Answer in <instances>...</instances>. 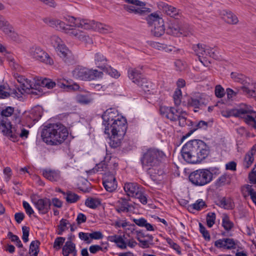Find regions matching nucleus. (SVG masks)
<instances>
[{
  "instance_id": "obj_13",
  "label": "nucleus",
  "mask_w": 256,
  "mask_h": 256,
  "mask_svg": "<svg viewBox=\"0 0 256 256\" xmlns=\"http://www.w3.org/2000/svg\"><path fill=\"white\" fill-rule=\"evenodd\" d=\"M134 233L141 248H148L150 244H153L154 236L146 232L144 230H136Z\"/></svg>"
},
{
  "instance_id": "obj_29",
  "label": "nucleus",
  "mask_w": 256,
  "mask_h": 256,
  "mask_svg": "<svg viewBox=\"0 0 256 256\" xmlns=\"http://www.w3.org/2000/svg\"><path fill=\"white\" fill-rule=\"evenodd\" d=\"M94 60L95 64L100 69L104 68V66L107 64L108 60L102 52H96L94 54Z\"/></svg>"
},
{
  "instance_id": "obj_51",
  "label": "nucleus",
  "mask_w": 256,
  "mask_h": 256,
  "mask_svg": "<svg viewBox=\"0 0 256 256\" xmlns=\"http://www.w3.org/2000/svg\"><path fill=\"white\" fill-rule=\"evenodd\" d=\"M40 242L38 240H34L30 243V253H32V256H38V246Z\"/></svg>"
},
{
  "instance_id": "obj_55",
  "label": "nucleus",
  "mask_w": 256,
  "mask_h": 256,
  "mask_svg": "<svg viewBox=\"0 0 256 256\" xmlns=\"http://www.w3.org/2000/svg\"><path fill=\"white\" fill-rule=\"evenodd\" d=\"M65 20L68 23V26H77L78 24L80 18H76L74 16H68L64 18Z\"/></svg>"
},
{
  "instance_id": "obj_54",
  "label": "nucleus",
  "mask_w": 256,
  "mask_h": 256,
  "mask_svg": "<svg viewBox=\"0 0 256 256\" xmlns=\"http://www.w3.org/2000/svg\"><path fill=\"white\" fill-rule=\"evenodd\" d=\"M254 154L249 152L246 154L244 156V161L246 162V165L245 166V168H249L253 163L254 160Z\"/></svg>"
},
{
  "instance_id": "obj_6",
  "label": "nucleus",
  "mask_w": 256,
  "mask_h": 256,
  "mask_svg": "<svg viewBox=\"0 0 256 256\" xmlns=\"http://www.w3.org/2000/svg\"><path fill=\"white\" fill-rule=\"evenodd\" d=\"M146 20L150 26H154L151 29V34L156 37H160L162 36L166 30L164 21L156 13H152L148 15Z\"/></svg>"
},
{
  "instance_id": "obj_26",
  "label": "nucleus",
  "mask_w": 256,
  "mask_h": 256,
  "mask_svg": "<svg viewBox=\"0 0 256 256\" xmlns=\"http://www.w3.org/2000/svg\"><path fill=\"white\" fill-rule=\"evenodd\" d=\"M136 5L124 4L123 8L124 10L130 13L139 14L140 15H144L150 12V8H144L145 6H140L141 8H136Z\"/></svg>"
},
{
  "instance_id": "obj_3",
  "label": "nucleus",
  "mask_w": 256,
  "mask_h": 256,
  "mask_svg": "<svg viewBox=\"0 0 256 256\" xmlns=\"http://www.w3.org/2000/svg\"><path fill=\"white\" fill-rule=\"evenodd\" d=\"M68 134L67 128L60 123L44 126L41 132L43 141L50 146L61 144L67 138Z\"/></svg>"
},
{
  "instance_id": "obj_4",
  "label": "nucleus",
  "mask_w": 256,
  "mask_h": 256,
  "mask_svg": "<svg viewBox=\"0 0 256 256\" xmlns=\"http://www.w3.org/2000/svg\"><path fill=\"white\" fill-rule=\"evenodd\" d=\"M221 114L226 118L234 116L243 118L247 124L256 130V112L248 106L244 105V108L241 107L239 109L222 110Z\"/></svg>"
},
{
  "instance_id": "obj_50",
  "label": "nucleus",
  "mask_w": 256,
  "mask_h": 256,
  "mask_svg": "<svg viewBox=\"0 0 256 256\" xmlns=\"http://www.w3.org/2000/svg\"><path fill=\"white\" fill-rule=\"evenodd\" d=\"M207 206L206 202L202 199H198L195 203L190 205L189 208L192 210H200Z\"/></svg>"
},
{
  "instance_id": "obj_60",
  "label": "nucleus",
  "mask_w": 256,
  "mask_h": 256,
  "mask_svg": "<svg viewBox=\"0 0 256 256\" xmlns=\"http://www.w3.org/2000/svg\"><path fill=\"white\" fill-rule=\"evenodd\" d=\"M14 108L12 106H6L2 111L0 114L2 116L8 117L14 114Z\"/></svg>"
},
{
  "instance_id": "obj_59",
  "label": "nucleus",
  "mask_w": 256,
  "mask_h": 256,
  "mask_svg": "<svg viewBox=\"0 0 256 256\" xmlns=\"http://www.w3.org/2000/svg\"><path fill=\"white\" fill-rule=\"evenodd\" d=\"M66 238L64 237H58L56 238L54 242L53 248L56 250H59L61 246L64 244Z\"/></svg>"
},
{
  "instance_id": "obj_20",
  "label": "nucleus",
  "mask_w": 256,
  "mask_h": 256,
  "mask_svg": "<svg viewBox=\"0 0 256 256\" xmlns=\"http://www.w3.org/2000/svg\"><path fill=\"white\" fill-rule=\"evenodd\" d=\"M237 240L230 238L219 239L214 242V246L218 248L232 250L236 248Z\"/></svg>"
},
{
  "instance_id": "obj_25",
  "label": "nucleus",
  "mask_w": 256,
  "mask_h": 256,
  "mask_svg": "<svg viewBox=\"0 0 256 256\" xmlns=\"http://www.w3.org/2000/svg\"><path fill=\"white\" fill-rule=\"evenodd\" d=\"M62 254L64 256H68L70 254H72V256H76V244L72 242L70 238H69V240L66 241L63 246Z\"/></svg>"
},
{
  "instance_id": "obj_52",
  "label": "nucleus",
  "mask_w": 256,
  "mask_h": 256,
  "mask_svg": "<svg viewBox=\"0 0 256 256\" xmlns=\"http://www.w3.org/2000/svg\"><path fill=\"white\" fill-rule=\"evenodd\" d=\"M32 115H34V123L37 122L42 116V109L40 107H36L32 109L30 112Z\"/></svg>"
},
{
  "instance_id": "obj_45",
  "label": "nucleus",
  "mask_w": 256,
  "mask_h": 256,
  "mask_svg": "<svg viewBox=\"0 0 256 256\" xmlns=\"http://www.w3.org/2000/svg\"><path fill=\"white\" fill-rule=\"evenodd\" d=\"M185 116L186 115L184 114H182L180 116H179L178 118V120L179 122V126H184L187 125L190 128L193 126L194 125V122L190 120H188Z\"/></svg>"
},
{
  "instance_id": "obj_42",
  "label": "nucleus",
  "mask_w": 256,
  "mask_h": 256,
  "mask_svg": "<svg viewBox=\"0 0 256 256\" xmlns=\"http://www.w3.org/2000/svg\"><path fill=\"white\" fill-rule=\"evenodd\" d=\"M101 204L100 200L97 198H87L85 202V204L86 206L95 209Z\"/></svg>"
},
{
  "instance_id": "obj_39",
  "label": "nucleus",
  "mask_w": 256,
  "mask_h": 256,
  "mask_svg": "<svg viewBox=\"0 0 256 256\" xmlns=\"http://www.w3.org/2000/svg\"><path fill=\"white\" fill-rule=\"evenodd\" d=\"M67 53L64 55H61V58L68 64H72L76 62V58L71 51H67Z\"/></svg>"
},
{
  "instance_id": "obj_30",
  "label": "nucleus",
  "mask_w": 256,
  "mask_h": 256,
  "mask_svg": "<svg viewBox=\"0 0 256 256\" xmlns=\"http://www.w3.org/2000/svg\"><path fill=\"white\" fill-rule=\"evenodd\" d=\"M208 127V123L204 120H200L198 122H194L193 126L190 128L189 132L186 136H182V140L190 136L198 128L206 129Z\"/></svg>"
},
{
  "instance_id": "obj_12",
  "label": "nucleus",
  "mask_w": 256,
  "mask_h": 256,
  "mask_svg": "<svg viewBox=\"0 0 256 256\" xmlns=\"http://www.w3.org/2000/svg\"><path fill=\"white\" fill-rule=\"evenodd\" d=\"M160 112L162 116H165L166 118L172 122L176 121L179 116L182 114H187L185 112L180 110V109L165 106L160 107Z\"/></svg>"
},
{
  "instance_id": "obj_46",
  "label": "nucleus",
  "mask_w": 256,
  "mask_h": 256,
  "mask_svg": "<svg viewBox=\"0 0 256 256\" xmlns=\"http://www.w3.org/2000/svg\"><path fill=\"white\" fill-rule=\"evenodd\" d=\"M25 92H24L20 88L17 86L14 88H10V92H8L10 94V96H12L14 98H20L22 97V94Z\"/></svg>"
},
{
  "instance_id": "obj_1",
  "label": "nucleus",
  "mask_w": 256,
  "mask_h": 256,
  "mask_svg": "<svg viewBox=\"0 0 256 256\" xmlns=\"http://www.w3.org/2000/svg\"><path fill=\"white\" fill-rule=\"evenodd\" d=\"M14 77L20 84V86H18L24 92L28 90V93L38 96H41L44 94V88L51 89L58 86L66 92L75 91L80 88L79 85L70 79H58L55 82L50 78L38 77L34 79L35 82L32 84L30 80L18 74H15Z\"/></svg>"
},
{
  "instance_id": "obj_27",
  "label": "nucleus",
  "mask_w": 256,
  "mask_h": 256,
  "mask_svg": "<svg viewBox=\"0 0 256 256\" xmlns=\"http://www.w3.org/2000/svg\"><path fill=\"white\" fill-rule=\"evenodd\" d=\"M220 15L223 20L228 24H235L238 22L237 16L231 12L223 10Z\"/></svg>"
},
{
  "instance_id": "obj_49",
  "label": "nucleus",
  "mask_w": 256,
  "mask_h": 256,
  "mask_svg": "<svg viewBox=\"0 0 256 256\" xmlns=\"http://www.w3.org/2000/svg\"><path fill=\"white\" fill-rule=\"evenodd\" d=\"M206 52L205 56H209L214 60H220V58L218 51L216 48L207 46Z\"/></svg>"
},
{
  "instance_id": "obj_5",
  "label": "nucleus",
  "mask_w": 256,
  "mask_h": 256,
  "mask_svg": "<svg viewBox=\"0 0 256 256\" xmlns=\"http://www.w3.org/2000/svg\"><path fill=\"white\" fill-rule=\"evenodd\" d=\"M165 154L163 152L156 148L148 149L142 154L140 161L143 168L147 170L158 166Z\"/></svg>"
},
{
  "instance_id": "obj_36",
  "label": "nucleus",
  "mask_w": 256,
  "mask_h": 256,
  "mask_svg": "<svg viewBox=\"0 0 256 256\" xmlns=\"http://www.w3.org/2000/svg\"><path fill=\"white\" fill-rule=\"evenodd\" d=\"M76 100L78 103L83 104H88L92 101V98L90 94H78L76 95Z\"/></svg>"
},
{
  "instance_id": "obj_15",
  "label": "nucleus",
  "mask_w": 256,
  "mask_h": 256,
  "mask_svg": "<svg viewBox=\"0 0 256 256\" xmlns=\"http://www.w3.org/2000/svg\"><path fill=\"white\" fill-rule=\"evenodd\" d=\"M191 28L188 26H186V30L176 24H170L167 28L166 34L174 36H180L181 35L187 36L190 32Z\"/></svg>"
},
{
  "instance_id": "obj_2",
  "label": "nucleus",
  "mask_w": 256,
  "mask_h": 256,
  "mask_svg": "<svg viewBox=\"0 0 256 256\" xmlns=\"http://www.w3.org/2000/svg\"><path fill=\"white\" fill-rule=\"evenodd\" d=\"M209 152L208 146L204 141L196 139L187 142L181 150L182 158L190 164L200 162L208 156Z\"/></svg>"
},
{
  "instance_id": "obj_22",
  "label": "nucleus",
  "mask_w": 256,
  "mask_h": 256,
  "mask_svg": "<svg viewBox=\"0 0 256 256\" xmlns=\"http://www.w3.org/2000/svg\"><path fill=\"white\" fill-rule=\"evenodd\" d=\"M124 190L129 196L134 197L142 190L138 184L136 182H126L124 186Z\"/></svg>"
},
{
  "instance_id": "obj_23",
  "label": "nucleus",
  "mask_w": 256,
  "mask_h": 256,
  "mask_svg": "<svg viewBox=\"0 0 256 256\" xmlns=\"http://www.w3.org/2000/svg\"><path fill=\"white\" fill-rule=\"evenodd\" d=\"M74 77L80 80H90V78H92L90 74V70L84 67H78L72 72Z\"/></svg>"
},
{
  "instance_id": "obj_53",
  "label": "nucleus",
  "mask_w": 256,
  "mask_h": 256,
  "mask_svg": "<svg viewBox=\"0 0 256 256\" xmlns=\"http://www.w3.org/2000/svg\"><path fill=\"white\" fill-rule=\"evenodd\" d=\"M216 215L214 212H209L206 216V224L208 227L212 228L215 223Z\"/></svg>"
},
{
  "instance_id": "obj_28",
  "label": "nucleus",
  "mask_w": 256,
  "mask_h": 256,
  "mask_svg": "<svg viewBox=\"0 0 256 256\" xmlns=\"http://www.w3.org/2000/svg\"><path fill=\"white\" fill-rule=\"evenodd\" d=\"M216 204L218 206L226 210H232L234 207L232 200L230 198L226 197L218 199Z\"/></svg>"
},
{
  "instance_id": "obj_64",
  "label": "nucleus",
  "mask_w": 256,
  "mask_h": 256,
  "mask_svg": "<svg viewBox=\"0 0 256 256\" xmlns=\"http://www.w3.org/2000/svg\"><path fill=\"white\" fill-rule=\"evenodd\" d=\"M225 94L224 88L220 85H217L215 88V95L219 98H222Z\"/></svg>"
},
{
  "instance_id": "obj_40",
  "label": "nucleus",
  "mask_w": 256,
  "mask_h": 256,
  "mask_svg": "<svg viewBox=\"0 0 256 256\" xmlns=\"http://www.w3.org/2000/svg\"><path fill=\"white\" fill-rule=\"evenodd\" d=\"M123 137H120L117 134L112 135L110 138L109 142L110 146L111 148H116L120 146L121 140Z\"/></svg>"
},
{
  "instance_id": "obj_44",
  "label": "nucleus",
  "mask_w": 256,
  "mask_h": 256,
  "mask_svg": "<svg viewBox=\"0 0 256 256\" xmlns=\"http://www.w3.org/2000/svg\"><path fill=\"white\" fill-rule=\"evenodd\" d=\"M104 72L106 73L107 74L110 76L114 78H118L120 74L118 72L112 68L110 66L106 64L104 66V68H102Z\"/></svg>"
},
{
  "instance_id": "obj_48",
  "label": "nucleus",
  "mask_w": 256,
  "mask_h": 256,
  "mask_svg": "<svg viewBox=\"0 0 256 256\" xmlns=\"http://www.w3.org/2000/svg\"><path fill=\"white\" fill-rule=\"evenodd\" d=\"M231 77L232 78H233L236 82H240L242 83L243 86H240V89L239 90V91L240 93L244 94L243 92H242V88L243 86H248V84H250V83H248V84H244V76L242 75V74H236V73H234V72H232L231 73Z\"/></svg>"
},
{
  "instance_id": "obj_58",
  "label": "nucleus",
  "mask_w": 256,
  "mask_h": 256,
  "mask_svg": "<svg viewBox=\"0 0 256 256\" xmlns=\"http://www.w3.org/2000/svg\"><path fill=\"white\" fill-rule=\"evenodd\" d=\"M200 232L202 234L203 237L205 240L210 241V236L209 232L207 230L204 225L200 222L199 223Z\"/></svg>"
},
{
  "instance_id": "obj_33",
  "label": "nucleus",
  "mask_w": 256,
  "mask_h": 256,
  "mask_svg": "<svg viewBox=\"0 0 256 256\" xmlns=\"http://www.w3.org/2000/svg\"><path fill=\"white\" fill-rule=\"evenodd\" d=\"M108 240L110 242H115L118 246L121 248H125L126 247V242L120 236L115 234L108 236Z\"/></svg>"
},
{
  "instance_id": "obj_24",
  "label": "nucleus",
  "mask_w": 256,
  "mask_h": 256,
  "mask_svg": "<svg viewBox=\"0 0 256 256\" xmlns=\"http://www.w3.org/2000/svg\"><path fill=\"white\" fill-rule=\"evenodd\" d=\"M42 172L43 176L51 182H58L60 179V174L58 170L44 169Z\"/></svg>"
},
{
  "instance_id": "obj_11",
  "label": "nucleus",
  "mask_w": 256,
  "mask_h": 256,
  "mask_svg": "<svg viewBox=\"0 0 256 256\" xmlns=\"http://www.w3.org/2000/svg\"><path fill=\"white\" fill-rule=\"evenodd\" d=\"M127 122L126 118L121 117L118 118L114 120L109 126V130L112 135L117 134L120 137H123L126 134L127 130Z\"/></svg>"
},
{
  "instance_id": "obj_17",
  "label": "nucleus",
  "mask_w": 256,
  "mask_h": 256,
  "mask_svg": "<svg viewBox=\"0 0 256 256\" xmlns=\"http://www.w3.org/2000/svg\"><path fill=\"white\" fill-rule=\"evenodd\" d=\"M102 184L106 190L112 192L117 188V182L114 176L111 173L106 174L102 178Z\"/></svg>"
},
{
  "instance_id": "obj_32",
  "label": "nucleus",
  "mask_w": 256,
  "mask_h": 256,
  "mask_svg": "<svg viewBox=\"0 0 256 256\" xmlns=\"http://www.w3.org/2000/svg\"><path fill=\"white\" fill-rule=\"evenodd\" d=\"M242 90L246 96L252 98L256 100V88L254 86L248 84V86H243Z\"/></svg>"
},
{
  "instance_id": "obj_9",
  "label": "nucleus",
  "mask_w": 256,
  "mask_h": 256,
  "mask_svg": "<svg viewBox=\"0 0 256 256\" xmlns=\"http://www.w3.org/2000/svg\"><path fill=\"white\" fill-rule=\"evenodd\" d=\"M78 27L84 30L96 28L100 32L103 34L109 32L112 30L108 26L86 19L81 20L80 18Z\"/></svg>"
},
{
  "instance_id": "obj_35",
  "label": "nucleus",
  "mask_w": 256,
  "mask_h": 256,
  "mask_svg": "<svg viewBox=\"0 0 256 256\" xmlns=\"http://www.w3.org/2000/svg\"><path fill=\"white\" fill-rule=\"evenodd\" d=\"M50 24L51 26H55L58 30H64L66 32L68 28V25L64 22L59 20H50Z\"/></svg>"
},
{
  "instance_id": "obj_14",
  "label": "nucleus",
  "mask_w": 256,
  "mask_h": 256,
  "mask_svg": "<svg viewBox=\"0 0 256 256\" xmlns=\"http://www.w3.org/2000/svg\"><path fill=\"white\" fill-rule=\"evenodd\" d=\"M32 202L40 214H46L50 209L51 200L47 198L33 200Z\"/></svg>"
},
{
  "instance_id": "obj_63",
  "label": "nucleus",
  "mask_w": 256,
  "mask_h": 256,
  "mask_svg": "<svg viewBox=\"0 0 256 256\" xmlns=\"http://www.w3.org/2000/svg\"><path fill=\"white\" fill-rule=\"evenodd\" d=\"M200 102L196 99L194 97H191L188 100V106L194 107L195 108H198L200 106Z\"/></svg>"
},
{
  "instance_id": "obj_19",
  "label": "nucleus",
  "mask_w": 256,
  "mask_h": 256,
  "mask_svg": "<svg viewBox=\"0 0 256 256\" xmlns=\"http://www.w3.org/2000/svg\"><path fill=\"white\" fill-rule=\"evenodd\" d=\"M129 199L125 198H121L116 202L115 206L116 211L120 214L122 212H128L131 211L132 205L129 203Z\"/></svg>"
},
{
  "instance_id": "obj_8",
  "label": "nucleus",
  "mask_w": 256,
  "mask_h": 256,
  "mask_svg": "<svg viewBox=\"0 0 256 256\" xmlns=\"http://www.w3.org/2000/svg\"><path fill=\"white\" fill-rule=\"evenodd\" d=\"M29 56L31 58L46 64H54V60L48 54L38 46H34L31 47L29 50Z\"/></svg>"
},
{
  "instance_id": "obj_18",
  "label": "nucleus",
  "mask_w": 256,
  "mask_h": 256,
  "mask_svg": "<svg viewBox=\"0 0 256 256\" xmlns=\"http://www.w3.org/2000/svg\"><path fill=\"white\" fill-rule=\"evenodd\" d=\"M158 6L160 8H162V10L166 14L176 20L178 19L181 17L180 10L172 6L163 2H160L158 4Z\"/></svg>"
},
{
  "instance_id": "obj_34",
  "label": "nucleus",
  "mask_w": 256,
  "mask_h": 256,
  "mask_svg": "<svg viewBox=\"0 0 256 256\" xmlns=\"http://www.w3.org/2000/svg\"><path fill=\"white\" fill-rule=\"evenodd\" d=\"M0 29L2 30L5 34H14L12 31V28L8 21L6 20L0 14Z\"/></svg>"
},
{
  "instance_id": "obj_61",
  "label": "nucleus",
  "mask_w": 256,
  "mask_h": 256,
  "mask_svg": "<svg viewBox=\"0 0 256 256\" xmlns=\"http://www.w3.org/2000/svg\"><path fill=\"white\" fill-rule=\"evenodd\" d=\"M56 50L58 52V54L61 57V55L66 54L67 53V51H70L65 44H58L56 47Z\"/></svg>"
},
{
  "instance_id": "obj_41",
  "label": "nucleus",
  "mask_w": 256,
  "mask_h": 256,
  "mask_svg": "<svg viewBox=\"0 0 256 256\" xmlns=\"http://www.w3.org/2000/svg\"><path fill=\"white\" fill-rule=\"evenodd\" d=\"M207 46L202 44H198L193 46V50L196 54L200 56H205Z\"/></svg>"
},
{
  "instance_id": "obj_43",
  "label": "nucleus",
  "mask_w": 256,
  "mask_h": 256,
  "mask_svg": "<svg viewBox=\"0 0 256 256\" xmlns=\"http://www.w3.org/2000/svg\"><path fill=\"white\" fill-rule=\"evenodd\" d=\"M65 199L68 203H74L80 199V196L71 191H68L66 192Z\"/></svg>"
},
{
  "instance_id": "obj_38",
  "label": "nucleus",
  "mask_w": 256,
  "mask_h": 256,
  "mask_svg": "<svg viewBox=\"0 0 256 256\" xmlns=\"http://www.w3.org/2000/svg\"><path fill=\"white\" fill-rule=\"evenodd\" d=\"M234 223L230 220L227 214H224L222 218V226L225 230L229 231L234 227Z\"/></svg>"
},
{
  "instance_id": "obj_7",
  "label": "nucleus",
  "mask_w": 256,
  "mask_h": 256,
  "mask_svg": "<svg viewBox=\"0 0 256 256\" xmlns=\"http://www.w3.org/2000/svg\"><path fill=\"white\" fill-rule=\"evenodd\" d=\"M189 180L196 186H202L212 180V174L208 169L198 170L190 173Z\"/></svg>"
},
{
  "instance_id": "obj_37",
  "label": "nucleus",
  "mask_w": 256,
  "mask_h": 256,
  "mask_svg": "<svg viewBox=\"0 0 256 256\" xmlns=\"http://www.w3.org/2000/svg\"><path fill=\"white\" fill-rule=\"evenodd\" d=\"M16 122L20 124L24 125V122L30 123L32 121L34 122V115H32L30 113L28 114H24L21 120L18 116H14Z\"/></svg>"
},
{
  "instance_id": "obj_21",
  "label": "nucleus",
  "mask_w": 256,
  "mask_h": 256,
  "mask_svg": "<svg viewBox=\"0 0 256 256\" xmlns=\"http://www.w3.org/2000/svg\"><path fill=\"white\" fill-rule=\"evenodd\" d=\"M0 125L4 128L2 132L4 135L10 136L13 140H16L19 133L16 132L15 128H12L10 122L8 124L4 120H2Z\"/></svg>"
},
{
  "instance_id": "obj_57",
  "label": "nucleus",
  "mask_w": 256,
  "mask_h": 256,
  "mask_svg": "<svg viewBox=\"0 0 256 256\" xmlns=\"http://www.w3.org/2000/svg\"><path fill=\"white\" fill-rule=\"evenodd\" d=\"M182 92L179 88H176L173 95L174 102L176 105L178 106L181 102Z\"/></svg>"
},
{
  "instance_id": "obj_56",
  "label": "nucleus",
  "mask_w": 256,
  "mask_h": 256,
  "mask_svg": "<svg viewBox=\"0 0 256 256\" xmlns=\"http://www.w3.org/2000/svg\"><path fill=\"white\" fill-rule=\"evenodd\" d=\"M8 237L10 239L12 242H16V246H18V248H22V242L20 240L19 238L15 235L14 234L11 232H9L8 234Z\"/></svg>"
},
{
  "instance_id": "obj_10",
  "label": "nucleus",
  "mask_w": 256,
  "mask_h": 256,
  "mask_svg": "<svg viewBox=\"0 0 256 256\" xmlns=\"http://www.w3.org/2000/svg\"><path fill=\"white\" fill-rule=\"evenodd\" d=\"M128 78L134 83L141 87L144 90H147L148 88L147 80L143 76L140 70L136 68H130L128 69Z\"/></svg>"
},
{
  "instance_id": "obj_62",
  "label": "nucleus",
  "mask_w": 256,
  "mask_h": 256,
  "mask_svg": "<svg viewBox=\"0 0 256 256\" xmlns=\"http://www.w3.org/2000/svg\"><path fill=\"white\" fill-rule=\"evenodd\" d=\"M70 27H68L66 32L78 39L79 38V36L81 34L82 32L76 28H70Z\"/></svg>"
},
{
  "instance_id": "obj_31",
  "label": "nucleus",
  "mask_w": 256,
  "mask_h": 256,
  "mask_svg": "<svg viewBox=\"0 0 256 256\" xmlns=\"http://www.w3.org/2000/svg\"><path fill=\"white\" fill-rule=\"evenodd\" d=\"M231 178L230 174H224L217 179L215 183L216 186V188H220L230 184L231 182Z\"/></svg>"
},
{
  "instance_id": "obj_47",
  "label": "nucleus",
  "mask_w": 256,
  "mask_h": 256,
  "mask_svg": "<svg viewBox=\"0 0 256 256\" xmlns=\"http://www.w3.org/2000/svg\"><path fill=\"white\" fill-rule=\"evenodd\" d=\"M25 92H24L20 88L17 86L14 88H10V92H8L10 94V96H12L14 98H20L22 97V94Z\"/></svg>"
},
{
  "instance_id": "obj_16",
  "label": "nucleus",
  "mask_w": 256,
  "mask_h": 256,
  "mask_svg": "<svg viewBox=\"0 0 256 256\" xmlns=\"http://www.w3.org/2000/svg\"><path fill=\"white\" fill-rule=\"evenodd\" d=\"M116 112L112 108L108 109L102 116L103 124L105 126L104 132L110 134L109 126L116 120Z\"/></svg>"
}]
</instances>
